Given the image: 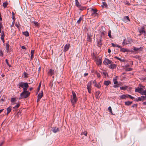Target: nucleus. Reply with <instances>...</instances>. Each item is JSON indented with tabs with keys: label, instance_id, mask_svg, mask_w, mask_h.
<instances>
[{
	"label": "nucleus",
	"instance_id": "nucleus-1",
	"mask_svg": "<svg viewBox=\"0 0 146 146\" xmlns=\"http://www.w3.org/2000/svg\"><path fill=\"white\" fill-rule=\"evenodd\" d=\"M105 31V27L102 26L99 31V33L100 34V36L98 38L97 41V45L99 46H100L102 45V37L104 36L106 33Z\"/></svg>",
	"mask_w": 146,
	"mask_h": 146
},
{
	"label": "nucleus",
	"instance_id": "nucleus-2",
	"mask_svg": "<svg viewBox=\"0 0 146 146\" xmlns=\"http://www.w3.org/2000/svg\"><path fill=\"white\" fill-rule=\"evenodd\" d=\"M19 87L20 88H23V90H27L29 87L28 84L23 82H20L18 84Z\"/></svg>",
	"mask_w": 146,
	"mask_h": 146
},
{
	"label": "nucleus",
	"instance_id": "nucleus-3",
	"mask_svg": "<svg viewBox=\"0 0 146 146\" xmlns=\"http://www.w3.org/2000/svg\"><path fill=\"white\" fill-rule=\"evenodd\" d=\"M30 94V92L27 91V90H23V91L21 94L19 99L26 98L28 97Z\"/></svg>",
	"mask_w": 146,
	"mask_h": 146
},
{
	"label": "nucleus",
	"instance_id": "nucleus-4",
	"mask_svg": "<svg viewBox=\"0 0 146 146\" xmlns=\"http://www.w3.org/2000/svg\"><path fill=\"white\" fill-rule=\"evenodd\" d=\"M72 96L71 102L73 104H75L77 101V99L76 94L73 92H72Z\"/></svg>",
	"mask_w": 146,
	"mask_h": 146
},
{
	"label": "nucleus",
	"instance_id": "nucleus-5",
	"mask_svg": "<svg viewBox=\"0 0 146 146\" xmlns=\"http://www.w3.org/2000/svg\"><path fill=\"white\" fill-rule=\"evenodd\" d=\"M139 31L140 33L139 35L143 34L145 36H146V28L144 27H142L139 29Z\"/></svg>",
	"mask_w": 146,
	"mask_h": 146
},
{
	"label": "nucleus",
	"instance_id": "nucleus-6",
	"mask_svg": "<svg viewBox=\"0 0 146 146\" xmlns=\"http://www.w3.org/2000/svg\"><path fill=\"white\" fill-rule=\"evenodd\" d=\"M90 9L91 11V15L92 16H95L97 15V10L96 9L91 8Z\"/></svg>",
	"mask_w": 146,
	"mask_h": 146
},
{
	"label": "nucleus",
	"instance_id": "nucleus-7",
	"mask_svg": "<svg viewBox=\"0 0 146 146\" xmlns=\"http://www.w3.org/2000/svg\"><path fill=\"white\" fill-rule=\"evenodd\" d=\"M132 41L131 39L128 38L127 40L125 38L123 39L122 44L123 45H126L128 44H131L132 42Z\"/></svg>",
	"mask_w": 146,
	"mask_h": 146
},
{
	"label": "nucleus",
	"instance_id": "nucleus-8",
	"mask_svg": "<svg viewBox=\"0 0 146 146\" xmlns=\"http://www.w3.org/2000/svg\"><path fill=\"white\" fill-rule=\"evenodd\" d=\"M113 82L114 84V87L115 88L118 87L120 86L121 85V84L120 83H118L116 78L113 79Z\"/></svg>",
	"mask_w": 146,
	"mask_h": 146
},
{
	"label": "nucleus",
	"instance_id": "nucleus-9",
	"mask_svg": "<svg viewBox=\"0 0 146 146\" xmlns=\"http://www.w3.org/2000/svg\"><path fill=\"white\" fill-rule=\"evenodd\" d=\"M143 90L141 88H137L135 89V92L140 93L142 95L143 92Z\"/></svg>",
	"mask_w": 146,
	"mask_h": 146
},
{
	"label": "nucleus",
	"instance_id": "nucleus-10",
	"mask_svg": "<svg viewBox=\"0 0 146 146\" xmlns=\"http://www.w3.org/2000/svg\"><path fill=\"white\" fill-rule=\"evenodd\" d=\"M146 100V97L145 96H141L138 98L137 101H144Z\"/></svg>",
	"mask_w": 146,
	"mask_h": 146
},
{
	"label": "nucleus",
	"instance_id": "nucleus-11",
	"mask_svg": "<svg viewBox=\"0 0 146 146\" xmlns=\"http://www.w3.org/2000/svg\"><path fill=\"white\" fill-rule=\"evenodd\" d=\"M75 2H76V5L77 7H78L80 9V10H83L85 9V7H83L82 8H80L81 5L79 3V2L77 0H76Z\"/></svg>",
	"mask_w": 146,
	"mask_h": 146
},
{
	"label": "nucleus",
	"instance_id": "nucleus-12",
	"mask_svg": "<svg viewBox=\"0 0 146 146\" xmlns=\"http://www.w3.org/2000/svg\"><path fill=\"white\" fill-rule=\"evenodd\" d=\"M111 61L108 59H106L103 62L106 65H107L110 64L111 63Z\"/></svg>",
	"mask_w": 146,
	"mask_h": 146
},
{
	"label": "nucleus",
	"instance_id": "nucleus-13",
	"mask_svg": "<svg viewBox=\"0 0 146 146\" xmlns=\"http://www.w3.org/2000/svg\"><path fill=\"white\" fill-rule=\"evenodd\" d=\"M70 47V44H66L64 47V51L66 52L68 50Z\"/></svg>",
	"mask_w": 146,
	"mask_h": 146
},
{
	"label": "nucleus",
	"instance_id": "nucleus-14",
	"mask_svg": "<svg viewBox=\"0 0 146 146\" xmlns=\"http://www.w3.org/2000/svg\"><path fill=\"white\" fill-rule=\"evenodd\" d=\"M92 35L91 34H87V40L88 41L90 42L92 40Z\"/></svg>",
	"mask_w": 146,
	"mask_h": 146
},
{
	"label": "nucleus",
	"instance_id": "nucleus-15",
	"mask_svg": "<svg viewBox=\"0 0 146 146\" xmlns=\"http://www.w3.org/2000/svg\"><path fill=\"white\" fill-rule=\"evenodd\" d=\"M133 50L135 51L136 53H137L141 50V47L138 48L134 47Z\"/></svg>",
	"mask_w": 146,
	"mask_h": 146
},
{
	"label": "nucleus",
	"instance_id": "nucleus-16",
	"mask_svg": "<svg viewBox=\"0 0 146 146\" xmlns=\"http://www.w3.org/2000/svg\"><path fill=\"white\" fill-rule=\"evenodd\" d=\"M120 99H125L128 98V96L127 94L126 95H122L119 96Z\"/></svg>",
	"mask_w": 146,
	"mask_h": 146
},
{
	"label": "nucleus",
	"instance_id": "nucleus-17",
	"mask_svg": "<svg viewBox=\"0 0 146 146\" xmlns=\"http://www.w3.org/2000/svg\"><path fill=\"white\" fill-rule=\"evenodd\" d=\"M16 101V100L15 98H12L11 99V104L13 105L15 104Z\"/></svg>",
	"mask_w": 146,
	"mask_h": 146
},
{
	"label": "nucleus",
	"instance_id": "nucleus-18",
	"mask_svg": "<svg viewBox=\"0 0 146 146\" xmlns=\"http://www.w3.org/2000/svg\"><path fill=\"white\" fill-rule=\"evenodd\" d=\"M43 96V92L41 91L40 93H39L38 96V99H40Z\"/></svg>",
	"mask_w": 146,
	"mask_h": 146
},
{
	"label": "nucleus",
	"instance_id": "nucleus-19",
	"mask_svg": "<svg viewBox=\"0 0 146 146\" xmlns=\"http://www.w3.org/2000/svg\"><path fill=\"white\" fill-rule=\"evenodd\" d=\"M111 82L109 80L105 81L104 82V84L106 86H108L111 84Z\"/></svg>",
	"mask_w": 146,
	"mask_h": 146
},
{
	"label": "nucleus",
	"instance_id": "nucleus-20",
	"mask_svg": "<svg viewBox=\"0 0 146 146\" xmlns=\"http://www.w3.org/2000/svg\"><path fill=\"white\" fill-rule=\"evenodd\" d=\"M121 51L123 52H129V50L127 48H122L121 49Z\"/></svg>",
	"mask_w": 146,
	"mask_h": 146
},
{
	"label": "nucleus",
	"instance_id": "nucleus-21",
	"mask_svg": "<svg viewBox=\"0 0 146 146\" xmlns=\"http://www.w3.org/2000/svg\"><path fill=\"white\" fill-rule=\"evenodd\" d=\"M52 131L54 133H56L58 131V128L56 127L53 128Z\"/></svg>",
	"mask_w": 146,
	"mask_h": 146
},
{
	"label": "nucleus",
	"instance_id": "nucleus-22",
	"mask_svg": "<svg viewBox=\"0 0 146 146\" xmlns=\"http://www.w3.org/2000/svg\"><path fill=\"white\" fill-rule=\"evenodd\" d=\"M54 70L52 69H50L48 72V74L50 75H52L53 74H54Z\"/></svg>",
	"mask_w": 146,
	"mask_h": 146
},
{
	"label": "nucleus",
	"instance_id": "nucleus-23",
	"mask_svg": "<svg viewBox=\"0 0 146 146\" xmlns=\"http://www.w3.org/2000/svg\"><path fill=\"white\" fill-rule=\"evenodd\" d=\"M12 107L11 106H9L7 110V114L8 115L11 111V110Z\"/></svg>",
	"mask_w": 146,
	"mask_h": 146
},
{
	"label": "nucleus",
	"instance_id": "nucleus-24",
	"mask_svg": "<svg viewBox=\"0 0 146 146\" xmlns=\"http://www.w3.org/2000/svg\"><path fill=\"white\" fill-rule=\"evenodd\" d=\"M102 62V60L101 59H98L96 61V64L98 65H100Z\"/></svg>",
	"mask_w": 146,
	"mask_h": 146
},
{
	"label": "nucleus",
	"instance_id": "nucleus-25",
	"mask_svg": "<svg viewBox=\"0 0 146 146\" xmlns=\"http://www.w3.org/2000/svg\"><path fill=\"white\" fill-rule=\"evenodd\" d=\"M91 82H89L88 83L87 85V89H91Z\"/></svg>",
	"mask_w": 146,
	"mask_h": 146
},
{
	"label": "nucleus",
	"instance_id": "nucleus-26",
	"mask_svg": "<svg viewBox=\"0 0 146 146\" xmlns=\"http://www.w3.org/2000/svg\"><path fill=\"white\" fill-rule=\"evenodd\" d=\"M94 86L98 88H100L101 87L100 82H99L98 83H97L96 84L94 85Z\"/></svg>",
	"mask_w": 146,
	"mask_h": 146
},
{
	"label": "nucleus",
	"instance_id": "nucleus-27",
	"mask_svg": "<svg viewBox=\"0 0 146 146\" xmlns=\"http://www.w3.org/2000/svg\"><path fill=\"white\" fill-rule=\"evenodd\" d=\"M124 21L125 22H127L128 21H129L130 20L128 17L127 16H125L124 18Z\"/></svg>",
	"mask_w": 146,
	"mask_h": 146
},
{
	"label": "nucleus",
	"instance_id": "nucleus-28",
	"mask_svg": "<svg viewBox=\"0 0 146 146\" xmlns=\"http://www.w3.org/2000/svg\"><path fill=\"white\" fill-rule=\"evenodd\" d=\"M100 92L99 91H98L96 92V98H99V95L100 94Z\"/></svg>",
	"mask_w": 146,
	"mask_h": 146
},
{
	"label": "nucleus",
	"instance_id": "nucleus-29",
	"mask_svg": "<svg viewBox=\"0 0 146 146\" xmlns=\"http://www.w3.org/2000/svg\"><path fill=\"white\" fill-rule=\"evenodd\" d=\"M132 102H130L129 101H128L125 102V104L127 106H129L131 104H132Z\"/></svg>",
	"mask_w": 146,
	"mask_h": 146
},
{
	"label": "nucleus",
	"instance_id": "nucleus-30",
	"mask_svg": "<svg viewBox=\"0 0 146 146\" xmlns=\"http://www.w3.org/2000/svg\"><path fill=\"white\" fill-rule=\"evenodd\" d=\"M34 50H32L31 52V59H33V55L34 53Z\"/></svg>",
	"mask_w": 146,
	"mask_h": 146
},
{
	"label": "nucleus",
	"instance_id": "nucleus-31",
	"mask_svg": "<svg viewBox=\"0 0 146 146\" xmlns=\"http://www.w3.org/2000/svg\"><path fill=\"white\" fill-rule=\"evenodd\" d=\"M20 104L19 103H16V105L13 108V109L15 110L17 109L19 107Z\"/></svg>",
	"mask_w": 146,
	"mask_h": 146
},
{
	"label": "nucleus",
	"instance_id": "nucleus-32",
	"mask_svg": "<svg viewBox=\"0 0 146 146\" xmlns=\"http://www.w3.org/2000/svg\"><path fill=\"white\" fill-rule=\"evenodd\" d=\"M23 34L25 36H29V33L27 31L23 32Z\"/></svg>",
	"mask_w": 146,
	"mask_h": 146
},
{
	"label": "nucleus",
	"instance_id": "nucleus-33",
	"mask_svg": "<svg viewBox=\"0 0 146 146\" xmlns=\"http://www.w3.org/2000/svg\"><path fill=\"white\" fill-rule=\"evenodd\" d=\"M114 58L120 60L121 62H124V59H121V58L118 57L117 56H115Z\"/></svg>",
	"mask_w": 146,
	"mask_h": 146
},
{
	"label": "nucleus",
	"instance_id": "nucleus-34",
	"mask_svg": "<svg viewBox=\"0 0 146 146\" xmlns=\"http://www.w3.org/2000/svg\"><path fill=\"white\" fill-rule=\"evenodd\" d=\"M102 7H105L107 8L108 7V5L105 2L102 3Z\"/></svg>",
	"mask_w": 146,
	"mask_h": 146
},
{
	"label": "nucleus",
	"instance_id": "nucleus-35",
	"mask_svg": "<svg viewBox=\"0 0 146 146\" xmlns=\"http://www.w3.org/2000/svg\"><path fill=\"white\" fill-rule=\"evenodd\" d=\"M111 45L113 47H116L118 48H121L120 46L118 44H115L114 43H112Z\"/></svg>",
	"mask_w": 146,
	"mask_h": 146
},
{
	"label": "nucleus",
	"instance_id": "nucleus-36",
	"mask_svg": "<svg viewBox=\"0 0 146 146\" xmlns=\"http://www.w3.org/2000/svg\"><path fill=\"white\" fill-rule=\"evenodd\" d=\"M128 87L127 86H122L121 87H120V89L123 90H126Z\"/></svg>",
	"mask_w": 146,
	"mask_h": 146
},
{
	"label": "nucleus",
	"instance_id": "nucleus-37",
	"mask_svg": "<svg viewBox=\"0 0 146 146\" xmlns=\"http://www.w3.org/2000/svg\"><path fill=\"white\" fill-rule=\"evenodd\" d=\"M6 50L7 51H8L9 50V45L7 43L6 44Z\"/></svg>",
	"mask_w": 146,
	"mask_h": 146
},
{
	"label": "nucleus",
	"instance_id": "nucleus-38",
	"mask_svg": "<svg viewBox=\"0 0 146 146\" xmlns=\"http://www.w3.org/2000/svg\"><path fill=\"white\" fill-rule=\"evenodd\" d=\"M111 31L110 30H109L108 32V35L110 38H111L112 36L111 35Z\"/></svg>",
	"mask_w": 146,
	"mask_h": 146
},
{
	"label": "nucleus",
	"instance_id": "nucleus-39",
	"mask_svg": "<svg viewBox=\"0 0 146 146\" xmlns=\"http://www.w3.org/2000/svg\"><path fill=\"white\" fill-rule=\"evenodd\" d=\"M7 3L6 2L4 3L3 4V6L5 8L6 7H7Z\"/></svg>",
	"mask_w": 146,
	"mask_h": 146
},
{
	"label": "nucleus",
	"instance_id": "nucleus-40",
	"mask_svg": "<svg viewBox=\"0 0 146 146\" xmlns=\"http://www.w3.org/2000/svg\"><path fill=\"white\" fill-rule=\"evenodd\" d=\"M3 28V26L2 24L0 23V33L1 32V29Z\"/></svg>",
	"mask_w": 146,
	"mask_h": 146
},
{
	"label": "nucleus",
	"instance_id": "nucleus-41",
	"mask_svg": "<svg viewBox=\"0 0 146 146\" xmlns=\"http://www.w3.org/2000/svg\"><path fill=\"white\" fill-rule=\"evenodd\" d=\"M82 20V18L81 17H80L79 18V20H78L77 21V23H80V22H81V21Z\"/></svg>",
	"mask_w": 146,
	"mask_h": 146
},
{
	"label": "nucleus",
	"instance_id": "nucleus-42",
	"mask_svg": "<svg viewBox=\"0 0 146 146\" xmlns=\"http://www.w3.org/2000/svg\"><path fill=\"white\" fill-rule=\"evenodd\" d=\"M108 110H109V111H110V112L111 113V114H112V110H111V107L110 106L108 107Z\"/></svg>",
	"mask_w": 146,
	"mask_h": 146
},
{
	"label": "nucleus",
	"instance_id": "nucleus-43",
	"mask_svg": "<svg viewBox=\"0 0 146 146\" xmlns=\"http://www.w3.org/2000/svg\"><path fill=\"white\" fill-rule=\"evenodd\" d=\"M4 36H1V40H2V41H3V43H4V42H5V40H4Z\"/></svg>",
	"mask_w": 146,
	"mask_h": 146
},
{
	"label": "nucleus",
	"instance_id": "nucleus-44",
	"mask_svg": "<svg viewBox=\"0 0 146 146\" xmlns=\"http://www.w3.org/2000/svg\"><path fill=\"white\" fill-rule=\"evenodd\" d=\"M33 23L34 24L35 26H38V22H35V21H34V22H33Z\"/></svg>",
	"mask_w": 146,
	"mask_h": 146
},
{
	"label": "nucleus",
	"instance_id": "nucleus-45",
	"mask_svg": "<svg viewBox=\"0 0 146 146\" xmlns=\"http://www.w3.org/2000/svg\"><path fill=\"white\" fill-rule=\"evenodd\" d=\"M24 75L25 78H27L28 77V74L26 72H24L23 73Z\"/></svg>",
	"mask_w": 146,
	"mask_h": 146
},
{
	"label": "nucleus",
	"instance_id": "nucleus-46",
	"mask_svg": "<svg viewBox=\"0 0 146 146\" xmlns=\"http://www.w3.org/2000/svg\"><path fill=\"white\" fill-rule=\"evenodd\" d=\"M142 94L143 95H144L146 97V90L143 91V92Z\"/></svg>",
	"mask_w": 146,
	"mask_h": 146
},
{
	"label": "nucleus",
	"instance_id": "nucleus-47",
	"mask_svg": "<svg viewBox=\"0 0 146 146\" xmlns=\"http://www.w3.org/2000/svg\"><path fill=\"white\" fill-rule=\"evenodd\" d=\"M128 96V97H129L130 98H131L132 99H133L134 98L132 96H131L129 95H127Z\"/></svg>",
	"mask_w": 146,
	"mask_h": 146
},
{
	"label": "nucleus",
	"instance_id": "nucleus-48",
	"mask_svg": "<svg viewBox=\"0 0 146 146\" xmlns=\"http://www.w3.org/2000/svg\"><path fill=\"white\" fill-rule=\"evenodd\" d=\"M1 36H4L5 35H4V31H2V32H1Z\"/></svg>",
	"mask_w": 146,
	"mask_h": 146
},
{
	"label": "nucleus",
	"instance_id": "nucleus-49",
	"mask_svg": "<svg viewBox=\"0 0 146 146\" xmlns=\"http://www.w3.org/2000/svg\"><path fill=\"white\" fill-rule=\"evenodd\" d=\"M3 55V52L1 50H0V56H2Z\"/></svg>",
	"mask_w": 146,
	"mask_h": 146
},
{
	"label": "nucleus",
	"instance_id": "nucleus-50",
	"mask_svg": "<svg viewBox=\"0 0 146 146\" xmlns=\"http://www.w3.org/2000/svg\"><path fill=\"white\" fill-rule=\"evenodd\" d=\"M83 134L84 135L86 136L87 134V132H82L81 134Z\"/></svg>",
	"mask_w": 146,
	"mask_h": 146
},
{
	"label": "nucleus",
	"instance_id": "nucleus-51",
	"mask_svg": "<svg viewBox=\"0 0 146 146\" xmlns=\"http://www.w3.org/2000/svg\"><path fill=\"white\" fill-rule=\"evenodd\" d=\"M5 61H6V62L7 64V65L8 66H10L9 65V63L8 62V60L7 59H6Z\"/></svg>",
	"mask_w": 146,
	"mask_h": 146
},
{
	"label": "nucleus",
	"instance_id": "nucleus-52",
	"mask_svg": "<svg viewBox=\"0 0 146 146\" xmlns=\"http://www.w3.org/2000/svg\"><path fill=\"white\" fill-rule=\"evenodd\" d=\"M96 74L98 77H100V74L97 73Z\"/></svg>",
	"mask_w": 146,
	"mask_h": 146
},
{
	"label": "nucleus",
	"instance_id": "nucleus-53",
	"mask_svg": "<svg viewBox=\"0 0 146 146\" xmlns=\"http://www.w3.org/2000/svg\"><path fill=\"white\" fill-rule=\"evenodd\" d=\"M40 85H39L38 86V88L37 89V92H38L40 90Z\"/></svg>",
	"mask_w": 146,
	"mask_h": 146
},
{
	"label": "nucleus",
	"instance_id": "nucleus-54",
	"mask_svg": "<svg viewBox=\"0 0 146 146\" xmlns=\"http://www.w3.org/2000/svg\"><path fill=\"white\" fill-rule=\"evenodd\" d=\"M115 65L114 64H113V65H111V66H111V68H112V69H113L114 68V66Z\"/></svg>",
	"mask_w": 146,
	"mask_h": 146
},
{
	"label": "nucleus",
	"instance_id": "nucleus-55",
	"mask_svg": "<svg viewBox=\"0 0 146 146\" xmlns=\"http://www.w3.org/2000/svg\"><path fill=\"white\" fill-rule=\"evenodd\" d=\"M21 48L23 49H26V48L24 46H22L21 47Z\"/></svg>",
	"mask_w": 146,
	"mask_h": 146
},
{
	"label": "nucleus",
	"instance_id": "nucleus-56",
	"mask_svg": "<svg viewBox=\"0 0 146 146\" xmlns=\"http://www.w3.org/2000/svg\"><path fill=\"white\" fill-rule=\"evenodd\" d=\"M93 83L94 84V85H95V84H96L97 83L96 82V81L95 80L93 81Z\"/></svg>",
	"mask_w": 146,
	"mask_h": 146
},
{
	"label": "nucleus",
	"instance_id": "nucleus-57",
	"mask_svg": "<svg viewBox=\"0 0 146 146\" xmlns=\"http://www.w3.org/2000/svg\"><path fill=\"white\" fill-rule=\"evenodd\" d=\"M88 90V92L89 93H91V89H87Z\"/></svg>",
	"mask_w": 146,
	"mask_h": 146
},
{
	"label": "nucleus",
	"instance_id": "nucleus-58",
	"mask_svg": "<svg viewBox=\"0 0 146 146\" xmlns=\"http://www.w3.org/2000/svg\"><path fill=\"white\" fill-rule=\"evenodd\" d=\"M108 53H110L111 52V50L110 49H109L108 50Z\"/></svg>",
	"mask_w": 146,
	"mask_h": 146
},
{
	"label": "nucleus",
	"instance_id": "nucleus-59",
	"mask_svg": "<svg viewBox=\"0 0 146 146\" xmlns=\"http://www.w3.org/2000/svg\"><path fill=\"white\" fill-rule=\"evenodd\" d=\"M88 75V73H85L84 74V75L85 76H86Z\"/></svg>",
	"mask_w": 146,
	"mask_h": 146
},
{
	"label": "nucleus",
	"instance_id": "nucleus-60",
	"mask_svg": "<svg viewBox=\"0 0 146 146\" xmlns=\"http://www.w3.org/2000/svg\"><path fill=\"white\" fill-rule=\"evenodd\" d=\"M132 69L131 68H129L127 69V70L128 71H130Z\"/></svg>",
	"mask_w": 146,
	"mask_h": 146
},
{
	"label": "nucleus",
	"instance_id": "nucleus-61",
	"mask_svg": "<svg viewBox=\"0 0 146 146\" xmlns=\"http://www.w3.org/2000/svg\"><path fill=\"white\" fill-rule=\"evenodd\" d=\"M15 26H16V27H19V25H18V24H15Z\"/></svg>",
	"mask_w": 146,
	"mask_h": 146
},
{
	"label": "nucleus",
	"instance_id": "nucleus-62",
	"mask_svg": "<svg viewBox=\"0 0 146 146\" xmlns=\"http://www.w3.org/2000/svg\"><path fill=\"white\" fill-rule=\"evenodd\" d=\"M103 74L105 75V76H106V74H107V73L106 72H103Z\"/></svg>",
	"mask_w": 146,
	"mask_h": 146
},
{
	"label": "nucleus",
	"instance_id": "nucleus-63",
	"mask_svg": "<svg viewBox=\"0 0 146 146\" xmlns=\"http://www.w3.org/2000/svg\"><path fill=\"white\" fill-rule=\"evenodd\" d=\"M143 104L146 105V102H145L143 103Z\"/></svg>",
	"mask_w": 146,
	"mask_h": 146
},
{
	"label": "nucleus",
	"instance_id": "nucleus-64",
	"mask_svg": "<svg viewBox=\"0 0 146 146\" xmlns=\"http://www.w3.org/2000/svg\"><path fill=\"white\" fill-rule=\"evenodd\" d=\"M40 99H38H38L37 100V102H38L39 101Z\"/></svg>",
	"mask_w": 146,
	"mask_h": 146
}]
</instances>
